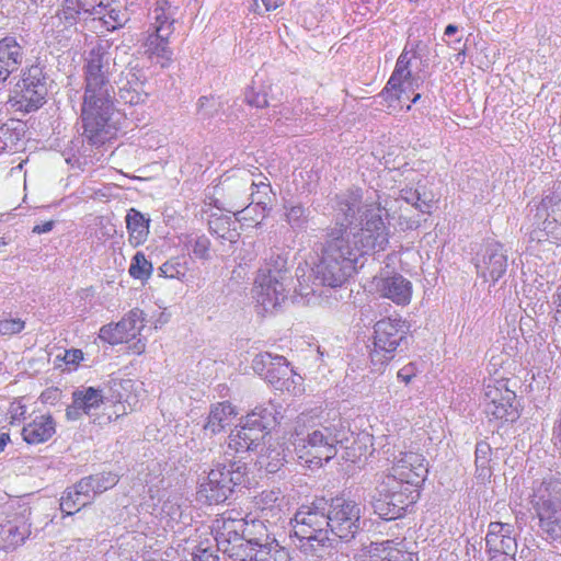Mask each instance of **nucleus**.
I'll list each match as a JSON object with an SVG mask.
<instances>
[{"instance_id":"1","label":"nucleus","mask_w":561,"mask_h":561,"mask_svg":"<svg viewBox=\"0 0 561 561\" xmlns=\"http://www.w3.org/2000/svg\"><path fill=\"white\" fill-rule=\"evenodd\" d=\"M428 476V461L419 450H401L388 468L373 474L368 486L369 503L380 518L403 517L421 497Z\"/></svg>"},{"instance_id":"2","label":"nucleus","mask_w":561,"mask_h":561,"mask_svg":"<svg viewBox=\"0 0 561 561\" xmlns=\"http://www.w3.org/2000/svg\"><path fill=\"white\" fill-rule=\"evenodd\" d=\"M364 248L363 233L355 234L351 244L350 240L332 231L316 266L317 277L325 286H342L356 271Z\"/></svg>"},{"instance_id":"3","label":"nucleus","mask_w":561,"mask_h":561,"mask_svg":"<svg viewBox=\"0 0 561 561\" xmlns=\"http://www.w3.org/2000/svg\"><path fill=\"white\" fill-rule=\"evenodd\" d=\"M251 514L242 515L237 510H228L218 515L214 520L211 530L217 542V547L224 554L230 559L244 561L245 549L250 548V541L255 535L263 536L261 531H255L251 526Z\"/></svg>"},{"instance_id":"4","label":"nucleus","mask_w":561,"mask_h":561,"mask_svg":"<svg viewBox=\"0 0 561 561\" xmlns=\"http://www.w3.org/2000/svg\"><path fill=\"white\" fill-rule=\"evenodd\" d=\"M352 431L341 420L308 434L302 444L296 447L300 461L309 468H320L337 454V446L348 442Z\"/></svg>"},{"instance_id":"5","label":"nucleus","mask_w":561,"mask_h":561,"mask_svg":"<svg viewBox=\"0 0 561 561\" xmlns=\"http://www.w3.org/2000/svg\"><path fill=\"white\" fill-rule=\"evenodd\" d=\"M409 332L410 324L400 317L378 320L374 325L373 346L369 351L371 365L385 369L394 359L398 347Z\"/></svg>"},{"instance_id":"6","label":"nucleus","mask_w":561,"mask_h":561,"mask_svg":"<svg viewBox=\"0 0 561 561\" xmlns=\"http://www.w3.org/2000/svg\"><path fill=\"white\" fill-rule=\"evenodd\" d=\"M113 114L111 95L84 96L83 133L92 144H104L116 138L119 126L113 121Z\"/></svg>"},{"instance_id":"7","label":"nucleus","mask_w":561,"mask_h":561,"mask_svg":"<svg viewBox=\"0 0 561 561\" xmlns=\"http://www.w3.org/2000/svg\"><path fill=\"white\" fill-rule=\"evenodd\" d=\"M508 378L490 380L484 388L483 405L486 417L499 427L517 421L522 407L516 392L508 387Z\"/></svg>"},{"instance_id":"8","label":"nucleus","mask_w":561,"mask_h":561,"mask_svg":"<svg viewBox=\"0 0 561 561\" xmlns=\"http://www.w3.org/2000/svg\"><path fill=\"white\" fill-rule=\"evenodd\" d=\"M247 466L231 462L229 466H217L211 469L198 490V495L209 505L224 503L233 489L245 482Z\"/></svg>"},{"instance_id":"9","label":"nucleus","mask_w":561,"mask_h":561,"mask_svg":"<svg viewBox=\"0 0 561 561\" xmlns=\"http://www.w3.org/2000/svg\"><path fill=\"white\" fill-rule=\"evenodd\" d=\"M251 527L260 528L264 535L268 526L285 522L289 514V501L279 488L266 489L253 497Z\"/></svg>"},{"instance_id":"10","label":"nucleus","mask_w":561,"mask_h":561,"mask_svg":"<svg viewBox=\"0 0 561 561\" xmlns=\"http://www.w3.org/2000/svg\"><path fill=\"white\" fill-rule=\"evenodd\" d=\"M273 416L266 409L256 408L248 413L229 435L228 446L236 453H245L255 449L271 425Z\"/></svg>"},{"instance_id":"11","label":"nucleus","mask_w":561,"mask_h":561,"mask_svg":"<svg viewBox=\"0 0 561 561\" xmlns=\"http://www.w3.org/2000/svg\"><path fill=\"white\" fill-rule=\"evenodd\" d=\"M327 516L330 534L341 540L350 541L360 528L362 510L353 500L332 499Z\"/></svg>"},{"instance_id":"12","label":"nucleus","mask_w":561,"mask_h":561,"mask_svg":"<svg viewBox=\"0 0 561 561\" xmlns=\"http://www.w3.org/2000/svg\"><path fill=\"white\" fill-rule=\"evenodd\" d=\"M327 512L317 506H301L293 518V530L297 538L308 542L316 541L324 547L330 542Z\"/></svg>"},{"instance_id":"13","label":"nucleus","mask_w":561,"mask_h":561,"mask_svg":"<svg viewBox=\"0 0 561 561\" xmlns=\"http://www.w3.org/2000/svg\"><path fill=\"white\" fill-rule=\"evenodd\" d=\"M41 75L39 68H31L28 73L16 84L14 95L10 99L16 111L30 113L38 110L45 103L47 89Z\"/></svg>"},{"instance_id":"14","label":"nucleus","mask_w":561,"mask_h":561,"mask_svg":"<svg viewBox=\"0 0 561 561\" xmlns=\"http://www.w3.org/2000/svg\"><path fill=\"white\" fill-rule=\"evenodd\" d=\"M64 0L62 10L50 18V30L46 43L50 54L57 59L58 66L66 67L70 54V24L67 2Z\"/></svg>"},{"instance_id":"15","label":"nucleus","mask_w":561,"mask_h":561,"mask_svg":"<svg viewBox=\"0 0 561 561\" xmlns=\"http://www.w3.org/2000/svg\"><path fill=\"white\" fill-rule=\"evenodd\" d=\"M256 305L264 312L277 309L287 298L284 277L280 272L274 274L272 271L260 273L253 288Z\"/></svg>"},{"instance_id":"16","label":"nucleus","mask_w":561,"mask_h":561,"mask_svg":"<svg viewBox=\"0 0 561 561\" xmlns=\"http://www.w3.org/2000/svg\"><path fill=\"white\" fill-rule=\"evenodd\" d=\"M353 561H419L417 553L412 551L404 539H387L370 542Z\"/></svg>"},{"instance_id":"17","label":"nucleus","mask_w":561,"mask_h":561,"mask_svg":"<svg viewBox=\"0 0 561 561\" xmlns=\"http://www.w3.org/2000/svg\"><path fill=\"white\" fill-rule=\"evenodd\" d=\"M144 311L134 308L118 322L107 323L100 329L99 337L105 343L117 345L128 343L140 334L144 328Z\"/></svg>"},{"instance_id":"18","label":"nucleus","mask_w":561,"mask_h":561,"mask_svg":"<svg viewBox=\"0 0 561 561\" xmlns=\"http://www.w3.org/2000/svg\"><path fill=\"white\" fill-rule=\"evenodd\" d=\"M108 60L101 47L93 48L87 59L85 66V93L90 95H111L108 89Z\"/></svg>"},{"instance_id":"19","label":"nucleus","mask_w":561,"mask_h":561,"mask_svg":"<svg viewBox=\"0 0 561 561\" xmlns=\"http://www.w3.org/2000/svg\"><path fill=\"white\" fill-rule=\"evenodd\" d=\"M560 199L556 196H546L537 206L538 218H543L539 234L536 236L539 242L561 244V208Z\"/></svg>"},{"instance_id":"20","label":"nucleus","mask_w":561,"mask_h":561,"mask_svg":"<svg viewBox=\"0 0 561 561\" xmlns=\"http://www.w3.org/2000/svg\"><path fill=\"white\" fill-rule=\"evenodd\" d=\"M410 62L409 53L403 50L397 59L389 80L381 90L380 95L390 106L394 102H401L403 95L412 87L413 77L410 70Z\"/></svg>"},{"instance_id":"21","label":"nucleus","mask_w":561,"mask_h":561,"mask_svg":"<svg viewBox=\"0 0 561 561\" xmlns=\"http://www.w3.org/2000/svg\"><path fill=\"white\" fill-rule=\"evenodd\" d=\"M375 285L381 298L388 299L397 306H408L412 300L413 285L399 273L376 277Z\"/></svg>"},{"instance_id":"22","label":"nucleus","mask_w":561,"mask_h":561,"mask_svg":"<svg viewBox=\"0 0 561 561\" xmlns=\"http://www.w3.org/2000/svg\"><path fill=\"white\" fill-rule=\"evenodd\" d=\"M485 542L491 559L497 556L513 557L517 550L514 526L501 522L490 523Z\"/></svg>"},{"instance_id":"23","label":"nucleus","mask_w":561,"mask_h":561,"mask_svg":"<svg viewBox=\"0 0 561 561\" xmlns=\"http://www.w3.org/2000/svg\"><path fill=\"white\" fill-rule=\"evenodd\" d=\"M78 11L95 15L106 31H114L122 27L127 21L126 11L115 3L98 2L96 0H77Z\"/></svg>"},{"instance_id":"24","label":"nucleus","mask_w":561,"mask_h":561,"mask_svg":"<svg viewBox=\"0 0 561 561\" xmlns=\"http://www.w3.org/2000/svg\"><path fill=\"white\" fill-rule=\"evenodd\" d=\"M540 529L551 540L561 539V501L542 500L535 505Z\"/></svg>"},{"instance_id":"25","label":"nucleus","mask_w":561,"mask_h":561,"mask_svg":"<svg viewBox=\"0 0 561 561\" xmlns=\"http://www.w3.org/2000/svg\"><path fill=\"white\" fill-rule=\"evenodd\" d=\"M172 35L151 31L144 39L145 54L161 67H169L173 61V50L170 47Z\"/></svg>"},{"instance_id":"26","label":"nucleus","mask_w":561,"mask_h":561,"mask_svg":"<svg viewBox=\"0 0 561 561\" xmlns=\"http://www.w3.org/2000/svg\"><path fill=\"white\" fill-rule=\"evenodd\" d=\"M255 535L250 541V548L245 549L244 561H289V551L280 546L276 540L262 545Z\"/></svg>"},{"instance_id":"27","label":"nucleus","mask_w":561,"mask_h":561,"mask_svg":"<svg viewBox=\"0 0 561 561\" xmlns=\"http://www.w3.org/2000/svg\"><path fill=\"white\" fill-rule=\"evenodd\" d=\"M23 59V48L13 36L0 41V82L20 67Z\"/></svg>"},{"instance_id":"28","label":"nucleus","mask_w":561,"mask_h":561,"mask_svg":"<svg viewBox=\"0 0 561 561\" xmlns=\"http://www.w3.org/2000/svg\"><path fill=\"white\" fill-rule=\"evenodd\" d=\"M238 414V409L231 402H217L210 407L204 430L214 435L222 433L232 424Z\"/></svg>"},{"instance_id":"29","label":"nucleus","mask_w":561,"mask_h":561,"mask_svg":"<svg viewBox=\"0 0 561 561\" xmlns=\"http://www.w3.org/2000/svg\"><path fill=\"white\" fill-rule=\"evenodd\" d=\"M150 220L139 210L130 208L126 215L128 242L133 248L144 244L149 236Z\"/></svg>"},{"instance_id":"30","label":"nucleus","mask_w":561,"mask_h":561,"mask_svg":"<svg viewBox=\"0 0 561 561\" xmlns=\"http://www.w3.org/2000/svg\"><path fill=\"white\" fill-rule=\"evenodd\" d=\"M31 535L30 525L25 522L19 525L7 523L0 525V545L4 550H14L23 545L25 539Z\"/></svg>"},{"instance_id":"31","label":"nucleus","mask_w":561,"mask_h":561,"mask_svg":"<svg viewBox=\"0 0 561 561\" xmlns=\"http://www.w3.org/2000/svg\"><path fill=\"white\" fill-rule=\"evenodd\" d=\"M54 421L50 416H38L23 427L22 435L28 444H39L51 437L54 434Z\"/></svg>"},{"instance_id":"32","label":"nucleus","mask_w":561,"mask_h":561,"mask_svg":"<svg viewBox=\"0 0 561 561\" xmlns=\"http://www.w3.org/2000/svg\"><path fill=\"white\" fill-rule=\"evenodd\" d=\"M507 268V257L501 249L495 248L489 251L486 260L481 266V274L486 280L497 282L504 276Z\"/></svg>"},{"instance_id":"33","label":"nucleus","mask_w":561,"mask_h":561,"mask_svg":"<svg viewBox=\"0 0 561 561\" xmlns=\"http://www.w3.org/2000/svg\"><path fill=\"white\" fill-rule=\"evenodd\" d=\"M169 0H158L153 8V22L151 31L173 34L175 31V19Z\"/></svg>"},{"instance_id":"34","label":"nucleus","mask_w":561,"mask_h":561,"mask_svg":"<svg viewBox=\"0 0 561 561\" xmlns=\"http://www.w3.org/2000/svg\"><path fill=\"white\" fill-rule=\"evenodd\" d=\"M474 455L477 479L489 482L492 477V447L484 440L479 442L476 445Z\"/></svg>"},{"instance_id":"35","label":"nucleus","mask_w":561,"mask_h":561,"mask_svg":"<svg viewBox=\"0 0 561 561\" xmlns=\"http://www.w3.org/2000/svg\"><path fill=\"white\" fill-rule=\"evenodd\" d=\"M103 403L102 391L93 387L72 392V407L89 414Z\"/></svg>"},{"instance_id":"36","label":"nucleus","mask_w":561,"mask_h":561,"mask_svg":"<svg viewBox=\"0 0 561 561\" xmlns=\"http://www.w3.org/2000/svg\"><path fill=\"white\" fill-rule=\"evenodd\" d=\"M128 273L134 279L147 282L153 273V265L149 260H147L142 251H138L131 257Z\"/></svg>"},{"instance_id":"37","label":"nucleus","mask_w":561,"mask_h":561,"mask_svg":"<svg viewBox=\"0 0 561 561\" xmlns=\"http://www.w3.org/2000/svg\"><path fill=\"white\" fill-rule=\"evenodd\" d=\"M188 271L186 261L173 256L165 261L160 267V276L170 279L184 280Z\"/></svg>"},{"instance_id":"38","label":"nucleus","mask_w":561,"mask_h":561,"mask_svg":"<svg viewBox=\"0 0 561 561\" xmlns=\"http://www.w3.org/2000/svg\"><path fill=\"white\" fill-rule=\"evenodd\" d=\"M274 360L275 362L271 363L267 368L265 378L275 389H277L283 379L287 375H290V368L289 363L284 356H276Z\"/></svg>"},{"instance_id":"39","label":"nucleus","mask_w":561,"mask_h":561,"mask_svg":"<svg viewBox=\"0 0 561 561\" xmlns=\"http://www.w3.org/2000/svg\"><path fill=\"white\" fill-rule=\"evenodd\" d=\"M119 98L125 104L137 105L145 102L147 93L144 91V83L135 80L131 85L130 81L126 85L119 88Z\"/></svg>"},{"instance_id":"40","label":"nucleus","mask_w":561,"mask_h":561,"mask_svg":"<svg viewBox=\"0 0 561 561\" xmlns=\"http://www.w3.org/2000/svg\"><path fill=\"white\" fill-rule=\"evenodd\" d=\"M285 462L284 449L278 446L268 448L264 454L260 456V463L266 469L267 472H277Z\"/></svg>"},{"instance_id":"41","label":"nucleus","mask_w":561,"mask_h":561,"mask_svg":"<svg viewBox=\"0 0 561 561\" xmlns=\"http://www.w3.org/2000/svg\"><path fill=\"white\" fill-rule=\"evenodd\" d=\"M342 447L345 449L343 458L352 463L360 461L366 456L367 446L356 438L353 432Z\"/></svg>"},{"instance_id":"42","label":"nucleus","mask_w":561,"mask_h":561,"mask_svg":"<svg viewBox=\"0 0 561 561\" xmlns=\"http://www.w3.org/2000/svg\"><path fill=\"white\" fill-rule=\"evenodd\" d=\"M76 501L73 502L76 505L80 507L89 504L95 495H98L96 490H94V484L91 477H87L81 479L76 484Z\"/></svg>"},{"instance_id":"43","label":"nucleus","mask_w":561,"mask_h":561,"mask_svg":"<svg viewBox=\"0 0 561 561\" xmlns=\"http://www.w3.org/2000/svg\"><path fill=\"white\" fill-rule=\"evenodd\" d=\"M277 390L282 392H287L293 397H301L305 391L304 378L296 374L293 369H290V375H287L280 386H278Z\"/></svg>"},{"instance_id":"44","label":"nucleus","mask_w":561,"mask_h":561,"mask_svg":"<svg viewBox=\"0 0 561 561\" xmlns=\"http://www.w3.org/2000/svg\"><path fill=\"white\" fill-rule=\"evenodd\" d=\"M92 478L94 490H96L98 494L113 488L118 482V477L112 472H101L93 476Z\"/></svg>"},{"instance_id":"45","label":"nucleus","mask_w":561,"mask_h":561,"mask_svg":"<svg viewBox=\"0 0 561 561\" xmlns=\"http://www.w3.org/2000/svg\"><path fill=\"white\" fill-rule=\"evenodd\" d=\"M25 322L20 318H4L0 320V334L14 335L23 331Z\"/></svg>"},{"instance_id":"46","label":"nucleus","mask_w":561,"mask_h":561,"mask_svg":"<svg viewBox=\"0 0 561 561\" xmlns=\"http://www.w3.org/2000/svg\"><path fill=\"white\" fill-rule=\"evenodd\" d=\"M192 252L201 260L208 259L210 241L206 236H198L192 241Z\"/></svg>"},{"instance_id":"47","label":"nucleus","mask_w":561,"mask_h":561,"mask_svg":"<svg viewBox=\"0 0 561 561\" xmlns=\"http://www.w3.org/2000/svg\"><path fill=\"white\" fill-rule=\"evenodd\" d=\"M420 373L416 363L411 362L401 367L397 373V378L404 385H409Z\"/></svg>"},{"instance_id":"48","label":"nucleus","mask_w":561,"mask_h":561,"mask_svg":"<svg viewBox=\"0 0 561 561\" xmlns=\"http://www.w3.org/2000/svg\"><path fill=\"white\" fill-rule=\"evenodd\" d=\"M252 187H253V191H252L251 195H252L253 202L257 206L265 204V201L260 195L267 196L268 192L271 191V184L268 183L267 179L264 178V181H260L259 183H253Z\"/></svg>"},{"instance_id":"49","label":"nucleus","mask_w":561,"mask_h":561,"mask_svg":"<svg viewBox=\"0 0 561 561\" xmlns=\"http://www.w3.org/2000/svg\"><path fill=\"white\" fill-rule=\"evenodd\" d=\"M193 561H218V557L211 549L198 546L193 553Z\"/></svg>"},{"instance_id":"50","label":"nucleus","mask_w":561,"mask_h":561,"mask_svg":"<svg viewBox=\"0 0 561 561\" xmlns=\"http://www.w3.org/2000/svg\"><path fill=\"white\" fill-rule=\"evenodd\" d=\"M305 214V209L300 205L290 206L286 209V218L290 224L299 222Z\"/></svg>"},{"instance_id":"51","label":"nucleus","mask_w":561,"mask_h":561,"mask_svg":"<svg viewBox=\"0 0 561 561\" xmlns=\"http://www.w3.org/2000/svg\"><path fill=\"white\" fill-rule=\"evenodd\" d=\"M26 413V409L21 403H12L9 410L11 424H15L24 419V414Z\"/></svg>"},{"instance_id":"52","label":"nucleus","mask_w":561,"mask_h":561,"mask_svg":"<svg viewBox=\"0 0 561 561\" xmlns=\"http://www.w3.org/2000/svg\"><path fill=\"white\" fill-rule=\"evenodd\" d=\"M248 103L256 107H265L267 105V98L265 94H256L254 98L251 95L247 96Z\"/></svg>"},{"instance_id":"53","label":"nucleus","mask_w":561,"mask_h":561,"mask_svg":"<svg viewBox=\"0 0 561 561\" xmlns=\"http://www.w3.org/2000/svg\"><path fill=\"white\" fill-rule=\"evenodd\" d=\"M404 199L408 202V203H411L413 204L416 208H422V206L420 205V195L416 191H413V190H409V191H404Z\"/></svg>"},{"instance_id":"54","label":"nucleus","mask_w":561,"mask_h":561,"mask_svg":"<svg viewBox=\"0 0 561 561\" xmlns=\"http://www.w3.org/2000/svg\"><path fill=\"white\" fill-rule=\"evenodd\" d=\"M54 224L55 222L53 220H49L42 225H36L33 228V232L38 234L49 232L53 229Z\"/></svg>"},{"instance_id":"55","label":"nucleus","mask_w":561,"mask_h":561,"mask_svg":"<svg viewBox=\"0 0 561 561\" xmlns=\"http://www.w3.org/2000/svg\"><path fill=\"white\" fill-rule=\"evenodd\" d=\"M262 2L267 11H272L280 7L284 0H262Z\"/></svg>"},{"instance_id":"56","label":"nucleus","mask_w":561,"mask_h":561,"mask_svg":"<svg viewBox=\"0 0 561 561\" xmlns=\"http://www.w3.org/2000/svg\"><path fill=\"white\" fill-rule=\"evenodd\" d=\"M84 358L83 352L81 350L72 348V365L80 364Z\"/></svg>"},{"instance_id":"57","label":"nucleus","mask_w":561,"mask_h":561,"mask_svg":"<svg viewBox=\"0 0 561 561\" xmlns=\"http://www.w3.org/2000/svg\"><path fill=\"white\" fill-rule=\"evenodd\" d=\"M370 225H373L375 230H377V231L385 228L381 216H376L374 219H371L370 221L367 222V226H370Z\"/></svg>"},{"instance_id":"58","label":"nucleus","mask_w":561,"mask_h":561,"mask_svg":"<svg viewBox=\"0 0 561 561\" xmlns=\"http://www.w3.org/2000/svg\"><path fill=\"white\" fill-rule=\"evenodd\" d=\"M69 501H70V492L68 491V489H66L64 492V495L61 497L60 506H61V511L66 512L68 515L70 514V512L66 511L65 507L68 505Z\"/></svg>"},{"instance_id":"59","label":"nucleus","mask_w":561,"mask_h":561,"mask_svg":"<svg viewBox=\"0 0 561 561\" xmlns=\"http://www.w3.org/2000/svg\"><path fill=\"white\" fill-rule=\"evenodd\" d=\"M146 345L140 340L131 347L133 354L140 355L145 352Z\"/></svg>"},{"instance_id":"60","label":"nucleus","mask_w":561,"mask_h":561,"mask_svg":"<svg viewBox=\"0 0 561 561\" xmlns=\"http://www.w3.org/2000/svg\"><path fill=\"white\" fill-rule=\"evenodd\" d=\"M10 440L9 434L2 433L0 434V453L4 449L8 442Z\"/></svg>"},{"instance_id":"61","label":"nucleus","mask_w":561,"mask_h":561,"mask_svg":"<svg viewBox=\"0 0 561 561\" xmlns=\"http://www.w3.org/2000/svg\"><path fill=\"white\" fill-rule=\"evenodd\" d=\"M457 30H458V28H457V26H456V25H454V24H449V25H447V26H446V28H445V35H447V36H451V35H454V34L457 32Z\"/></svg>"},{"instance_id":"62","label":"nucleus","mask_w":561,"mask_h":561,"mask_svg":"<svg viewBox=\"0 0 561 561\" xmlns=\"http://www.w3.org/2000/svg\"><path fill=\"white\" fill-rule=\"evenodd\" d=\"M125 402H127L129 405H131L133 403H136V398H134L133 400L128 397L124 400Z\"/></svg>"},{"instance_id":"63","label":"nucleus","mask_w":561,"mask_h":561,"mask_svg":"<svg viewBox=\"0 0 561 561\" xmlns=\"http://www.w3.org/2000/svg\"><path fill=\"white\" fill-rule=\"evenodd\" d=\"M420 98H421L420 93L415 94L414 98L411 100V103H416L420 100Z\"/></svg>"},{"instance_id":"64","label":"nucleus","mask_w":561,"mask_h":561,"mask_svg":"<svg viewBox=\"0 0 561 561\" xmlns=\"http://www.w3.org/2000/svg\"><path fill=\"white\" fill-rule=\"evenodd\" d=\"M57 392H58V389H54V390H48L46 394L48 396V398H50V394H53V393L57 394Z\"/></svg>"}]
</instances>
